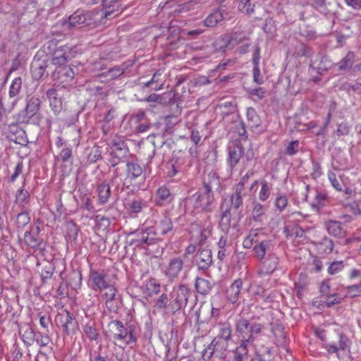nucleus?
I'll list each match as a JSON object with an SVG mask.
<instances>
[{
    "label": "nucleus",
    "mask_w": 361,
    "mask_h": 361,
    "mask_svg": "<svg viewBox=\"0 0 361 361\" xmlns=\"http://www.w3.org/2000/svg\"><path fill=\"white\" fill-rule=\"evenodd\" d=\"M76 55L77 51L75 47L69 45H61L54 50L51 63L54 66L61 67L65 65L68 60L75 57Z\"/></svg>",
    "instance_id": "4"
},
{
    "label": "nucleus",
    "mask_w": 361,
    "mask_h": 361,
    "mask_svg": "<svg viewBox=\"0 0 361 361\" xmlns=\"http://www.w3.org/2000/svg\"><path fill=\"white\" fill-rule=\"evenodd\" d=\"M89 286L94 290L102 291L111 283L104 271L91 270L89 275Z\"/></svg>",
    "instance_id": "5"
},
{
    "label": "nucleus",
    "mask_w": 361,
    "mask_h": 361,
    "mask_svg": "<svg viewBox=\"0 0 361 361\" xmlns=\"http://www.w3.org/2000/svg\"><path fill=\"white\" fill-rule=\"evenodd\" d=\"M243 286L241 279H236L226 290V297L232 302H237Z\"/></svg>",
    "instance_id": "16"
},
{
    "label": "nucleus",
    "mask_w": 361,
    "mask_h": 361,
    "mask_svg": "<svg viewBox=\"0 0 361 361\" xmlns=\"http://www.w3.org/2000/svg\"><path fill=\"white\" fill-rule=\"evenodd\" d=\"M37 343L41 347H45L50 343L51 339L47 335H42L39 334L38 338H35Z\"/></svg>",
    "instance_id": "60"
},
{
    "label": "nucleus",
    "mask_w": 361,
    "mask_h": 361,
    "mask_svg": "<svg viewBox=\"0 0 361 361\" xmlns=\"http://www.w3.org/2000/svg\"><path fill=\"white\" fill-rule=\"evenodd\" d=\"M183 267V262L180 257H173L170 259L167 265L163 267L164 274L171 280L177 278L181 272Z\"/></svg>",
    "instance_id": "9"
},
{
    "label": "nucleus",
    "mask_w": 361,
    "mask_h": 361,
    "mask_svg": "<svg viewBox=\"0 0 361 361\" xmlns=\"http://www.w3.org/2000/svg\"><path fill=\"white\" fill-rule=\"evenodd\" d=\"M103 290L104 293L102 294V297L105 301L106 307L111 312H115L118 308V305L116 301V289L111 284Z\"/></svg>",
    "instance_id": "12"
},
{
    "label": "nucleus",
    "mask_w": 361,
    "mask_h": 361,
    "mask_svg": "<svg viewBox=\"0 0 361 361\" xmlns=\"http://www.w3.org/2000/svg\"><path fill=\"white\" fill-rule=\"evenodd\" d=\"M84 332L85 335L90 340H97L98 338V334L97 330L92 326L87 324L84 328Z\"/></svg>",
    "instance_id": "55"
},
{
    "label": "nucleus",
    "mask_w": 361,
    "mask_h": 361,
    "mask_svg": "<svg viewBox=\"0 0 361 361\" xmlns=\"http://www.w3.org/2000/svg\"><path fill=\"white\" fill-rule=\"evenodd\" d=\"M103 18V14L96 11H76L68 18L69 27H94Z\"/></svg>",
    "instance_id": "2"
},
{
    "label": "nucleus",
    "mask_w": 361,
    "mask_h": 361,
    "mask_svg": "<svg viewBox=\"0 0 361 361\" xmlns=\"http://www.w3.org/2000/svg\"><path fill=\"white\" fill-rule=\"evenodd\" d=\"M247 355V349L245 344H240L235 350L233 361H244Z\"/></svg>",
    "instance_id": "40"
},
{
    "label": "nucleus",
    "mask_w": 361,
    "mask_h": 361,
    "mask_svg": "<svg viewBox=\"0 0 361 361\" xmlns=\"http://www.w3.org/2000/svg\"><path fill=\"white\" fill-rule=\"evenodd\" d=\"M342 300V297L339 296L337 294H332L326 298V303L327 306L330 307L334 305L341 303Z\"/></svg>",
    "instance_id": "57"
},
{
    "label": "nucleus",
    "mask_w": 361,
    "mask_h": 361,
    "mask_svg": "<svg viewBox=\"0 0 361 361\" xmlns=\"http://www.w3.org/2000/svg\"><path fill=\"white\" fill-rule=\"evenodd\" d=\"M158 232L154 228L150 227L142 233L141 240L147 244H152L158 238Z\"/></svg>",
    "instance_id": "31"
},
{
    "label": "nucleus",
    "mask_w": 361,
    "mask_h": 361,
    "mask_svg": "<svg viewBox=\"0 0 361 361\" xmlns=\"http://www.w3.org/2000/svg\"><path fill=\"white\" fill-rule=\"evenodd\" d=\"M212 225L210 224H208L206 225L205 228L201 231L200 235V240L199 243L200 244H204L207 239L210 236L212 233Z\"/></svg>",
    "instance_id": "53"
},
{
    "label": "nucleus",
    "mask_w": 361,
    "mask_h": 361,
    "mask_svg": "<svg viewBox=\"0 0 361 361\" xmlns=\"http://www.w3.org/2000/svg\"><path fill=\"white\" fill-rule=\"evenodd\" d=\"M231 338V329L229 324H224L220 326L218 335L213 339L217 343L220 353L225 352L228 348V342Z\"/></svg>",
    "instance_id": "8"
},
{
    "label": "nucleus",
    "mask_w": 361,
    "mask_h": 361,
    "mask_svg": "<svg viewBox=\"0 0 361 361\" xmlns=\"http://www.w3.org/2000/svg\"><path fill=\"white\" fill-rule=\"evenodd\" d=\"M61 73L62 76L64 77L65 82H69L72 80L75 77V73L73 70L70 66H63L60 71Z\"/></svg>",
    "instance_id": "50"
},
{
    "label": "nucleus",
    "mask_w": 361,
    "mask_h": 361,
    "mask_svg": "<svg viewBox=\"0 0 361 361\" xmlns=\"http://www.w3.org/2000/svg\"><path fill=\"white\" fill-rule=\"evenodd\" d=\"M20 334L21 339L27 346L32 345L35 341V333L34 330L29 326L23 327Z\"/></svg>",
    "instance_id": "22"
},
{
    "label": "nucleus",
    "mask_w": 361,
    "mask_h": 361,
    "mask_svg": "<svg viewBox=\"0 0 361 361\" xmlns=\"http://www.w3.org/2000/svg\"><path fill=\"white\" fill-rule=\"evenodd\" d=\"M270 243L268 240H261L258 244H256L253 247V251L256 257L259 259H262L267 252L269 250Z\"/></svg>",
    "instance_id": "23"
},
{
    "label": "nucleus",
    "mask_w": 361,
    "mask_h": 361,
    "mask_svg": "<svg viewBox=\"0 0 361 361\" xmlns=\"http://www.w3.org/2000/svg\"><path fill=\"white\" fill-rule=\"evenodd\" d=\"M343 263L342 261L334 262L328 268V273L334 275L340 272L343 269Z\"/></svg>",
    "instance_id": "52"
},
{
    "label": "nucleus",
    "mask_w": 361,
    "mask_h": 361,
    "mask_svg": "<svg viewBox=\"0 0 361 361\" xmlns=\"http://www.w3.org/2000/svg\"><path fill=\"white\" fill-rule=\"evenodd\" d=\"M224 13L221 11L217 10L209 14L204 20V25L207 27H214L224 20Z\"/></svg>",
    "instance_id": "25"
},
{
    "label": "nucleus",
    "mask_w": 361,
    "mask_h": 361,
    "mask_svg": "<svg viewBox=\"0 0 361 361\" xmlns=\"http://www.w3.org/2000/svg\"><path fill=\"white\" fill-rule=\"evenodd\" d=\"M32 77L35 79L41 78L45 72V67L41 64L33 63L31 67Z\"/></svg>",
    "instance_id": "45"
},
{
    "label": "nucleus",
    "mask_w": 361,
    "mask_h": 361,
    "mask_svg": "<svg viewBox=\"0 0 361 361\" xmlns=\"http://www.w3.org/2000/svg\"><path fill=\"white\" fill-rule=\"evenodd\" d=\"M262 240V233L259 230H251L249 234L244 239L243 245L246 249L251 248L253 245L258 244Z\"/></svg>",
    "instance_id": "17"
},
{
    "label": "nucleus",
    "mask_w": 361,
    "mask_h": 361,
    "mask_svg": "<svg viewBox=\"0 0 361 361\" xmlns=\"http://www.w3.org/2000/svg\"><path fill=\"white\" fill-rule=\"evenodd\" d=\"M40 101L38 98L32 97L26 106L27 113H37L39 110Z\"/></svg>",
    "instance_id": "44"
},
{
    "label": "nucleus",
    "mask_w": 361,
    "mask_h": 361,
    "mask_svg": "<svg viewBox=\"0 0 361 361\" xmlns=\"http://www.w3.org/2000/svg\"><path fill=\"white\" fill-rule=\"evenodd\" d=\"M97 192H98L99 203L102 204H104L108 202L109 198L110 197V194H111L110 186L108 184L103 183L98 186Z\"/></svg>",
    "instance_id": "28"
},
{
    "label": "nucleus",
    "mask_w": 361,
    "mask_h": 361,
    "mask_svg": "<svg viewBox=\"0 0 361 361\" xmlns=\"http://www.w3.org/2000/svg\"><path fill=\"white\" fill-rule=\"evenodd\" d=\"M72 157V149L70 147H66L63 149L59 155V159L62 161L66 162L68 161Z\"/></svg>",
    "instance_id": "56"
},
{
    "label": "nucleus",
    "mask_w": 361,
    "mask_h": 361,
    "mask_svg": "<svg viewBox=\"0 0 361 361\" xmlns=\"http://www.w3.org/2000/svg\"><path fill=\"white\" fill-rule=\"evenodd\" d=\"M173 200V196L169 190L165 186L160 187L157 192V204L164 205L169 203Z\"/></svg>",
    "instance_id": "20"
},
{
    "label": "nucleus",
    "mask_w": 361,
    "mask_h": 361,
    "mask_svg": "<svg viewBox=\"0 0 361 361\" xmlns=\"http://www.w3.org/2000/svg\"><path fill=\"white\" fill-rule=\"evenodd\" d=\"M311 193L314 195V199L310 200V204L312 208L319 210L324 204L326 195L319 192L318 190H313Z\"/></svg>",
    "instance_id": "30"
},
{
    "label": "nucleus",
    "mask_w": 361,
    "mask_h": 361,
    "mask_svg": "<svg viewBox=\"0 0 361 361\" xmlns=\"http://www.w3.org/2000/svg\"><path fill=\"white\" fill-rule=\"evenodd\" d=\"M247 39V37H241L240 34H235L231 39H228L227 37H220L215 41L214 46L216 49L224 51L231 43H240Z\"/></svg>",
    "instance_id": "14"
},
{
    "label": "nucleus",
    "mask_w": 361,
    "mask_h": 361,
    "mask_svg": "<svg viewBox=\"0 0 361 361\" xmlns=\"http://www.w3.org/2000/svg\"><path fill=\"white\" fill-rule=\"evenodd\" d=\"M346 293L352 298L361 296V284L348 286L346 288Z\"/></svg>",
    "instance_id": "51"
},
{
    "label": "nucleus",
    "mask_w": 361,
    "mask_h": 361,
    "mask_svg": "<svg viewBox=\"0 0 361 361\" xmlns=\"http://www.w3.org/2000/svg\"><path fill=\"white\" fill-rule=\"evenodd\" d=\"M101 157V152L97 147L92 148L90 153L88 155V160L91 162L97 161Z\"/></svg>",
    "instance_id": "62"
},
{
    "label": "nucleus",
    "mask_w": 361,
    "mask_h": 361,
    "mask_svg": "<svg viewBox=\"0 0 361 361\" xmlns=\"http://www.w3.org/2000/svg\"><path fill=\"white\" fill-rule=\"evenodd\" d=\"M22 87V79L20 77L16 78L13 80L10 87H9V96L10 97H16L21 89Z\"/></svg>",
    "instance_id": "34"
},
{
    "label": "nucleus",
    "mask_w": 361,
    "mask_h": 361,
    "mask_svg": "<svg viewBox=\"0 0 361 361\" xmlns=\"http://www.w3.org/2000/svg\"><path fill=\"white\" fill-rule=\"evenodd\" d=\"M279 262V259L277 257L274 255H271L269 257V260L266 261L265 263H267V269L269 271H272L276 267V265Z\"/></svg>",
    "instance_id": "61"
},
{
    "label": "nucleus",
    "mask_w": 361,
    "mask_h": 361,
    "mask_svg": "<svg viewBox=\"0 0 361 361\" xmlns=\"http://www.w3.org/2000/svg\"><path fill=\"white\" fill-rule=\"evenodd\" d=\"M238 9L242 13L250 14L254 12V6L251 0H239Z\"/></svg>",
    "instance_id": "43"
},
{
    "label": "nucleus",
    "mask_w": 361,
    "mask_h": 361,
    "mask_svg": "<svg viewBox=\"0 0 361 361\" xmlns=\"http://www.w3.org/2000/svg\"><path fill=\"white\" fill-rule=\"evenodd\" d=\"M24 240L27 245L32 247H35L40 244L39 239L34 233H32L30 231H26L25 233Z\"/></svg>",
    "instance_id": "39"
},
{
    "label": "nucleus",
    "mask_w": 361,
    "mask_h": 361,
    "mask_svg": "<svg viewBox=\"0 0 361 361\" xmlns=\"http://www.w3.org/2000/svg\"><path fill=\"white\" fill-rule=\"evenodd\" d=\"M172 228L173 226L171 220L167 217H165L161 221L157 228V232L158 233H160L161 235H165L168 232L171 231L172 230Z\"/></svg>",
    "instance_id": "36"
},
{
    "label": "nucleus",
    "mask_w": 361,
    "mask_h": 361,
    "mask_svg": "<svg viewBox=\"0 0 361 361\" xmlns=\"http://www.w3.org/2000/svg\"><path fill=\"white\" fill-rule=\"evenodd\" d=\"M189 289L184 285H180L173 288L171 293L172 306L173 309L185 307L188 302Z\"/></svg>",
    "instance_id": "7"
},
{
    "label": "nucleus",
    "mask_w": 361,
    "mask_h": 361,
    "mask_svg": "<svg viewBox=\"0 0 361 361\" xmlns=\"http://www.w3.org/2000/svg\"><path fill=\"white\" fill-rule=\"evenodd\" d=\"M355 58V54L352 51H349L345 57L342 59L340 62L338 63V68L339 70H345L349 66H350Z\"/></svg>",
    "instance_id": "42"
},
{
    "label": "nucleus",
    "mask_w": 361,
    "mask_h": 361,
    "mask_svg": "<svg viewBox=\"0 0 361 361\" xmlns=\"http://www.w3.org/2000/svg\"><path fill=\"white\" fill-rule=\"evenodd\" d=\"M176 92L173 90H170L164 92L162 94H152L146 99L149 102H157L160 104H174L176 100Z\"/></svg>",
    "instance_id": "11"
},
{
    "label": "nucleus",
    "mask_w": 361,
    "mask_h": 361,
    "mask_svg": "<svg viewBox=\"0 0 361 361\" xmlns=\"http://www.w3.org/2000/svg\"><path fill=\"white\" fill-rule=\"evenodd\" d=\"M102 5L104 11L100 12L103 14V18L111 19L121 13L118 0H102Z\"/></svg>",
    "instance_id": "10"
},
{
    "label": "nucleus",
    "mask_w": 361,
    "mask_h": 361,
    "mask_svg": "<svg viewBox=\"0 0 361 361\" xmlns=\"http://www.w3.org/2000/svg\"><path fill=\"white\" fill-rule=\"evenodd\" d=\"M325 254H329L334 249V243L331 239L325 238L320 244V248Z\"/></svg>",
    "instance_id": "48"
},
{
    "label": "nucleus",
    "mask_w": 361,
    "mask_h": 361,
    "mask_svg": "<svg viewBox=\"0 0 361 361\" xmlns=\"http://www.w3.org/2000/svg\"><path fill=\"white\" fill-rule=\"evenodd\" d=\"M30 217L29 213L23 211L19 213L16 218V224L18 228H23L26 225L30 223Z\"/></svg>",
    "instance_id": "37"
},
{
    "label": "nucleus",
    "mask_w": 361,
    "mask_h": 361,
    "mask_svg": "<svg viewBox=\"0 0 361 361\" xmlns=\"http://www.w3.org/2000/svg\"><path fill=\"white\" fill-rule=\"evenodd\" d=\"M231 223V213L230 211L226 209L222 214L220 224L223 229L228 230L230 227Z\"/></svg>",
    "instance_id": "54"
},
{
    "label": "nucleus",
    "mask_w": 361,
    "mask_h": 361,
    "mask_svg": "<svg viewBox=\"0 0 361 361\" xmlns=\"http://www.w3.org/2000/svg\"><path fill=\"white\" fill-rule=\"evenodd\" d=\"M243 154V149L240 145H236L233 147H230L228 149V163L231 166H235Z\"/></svg>",
    "instance_id": "21"
},
{
    "label": "nucleus",
    "mask_w": 361,
    "mask_h": 361,
    "mask_svg": "<svg viewBox=\"0 0 361 361\" xmlns=\"http://www.w3.org/2000/svg\"><path fill=\"white\" fill-rule=\"evenodd\" d=\"M215 351L219 352V350H218L217 343L212 341L203 350L202 357L204 360H209Z\"/></svg>",
    "instance_id": "38"
},
{
    "label": "nucleus",
    "mask_w": 361,
    "mask_h": 361,
    "mask_svg": "<svg viewBox=\"0 0 361 361\" xmlns=\"http://www.w3.org/2000/svg\"><path fill=\"white\" fill-rule=\"evenodd\" d=\"M106 336L114 343H118V345L125 348L128 345L133 348L137 343V337L131 326L127 329L123 324L118 320H113L108 324Z\"/></svg>",
    "instance_id": "1"
},
{
    "label": "nucleus",
    "mask_w": 361,
    "mask_h": 361,
    "mask_svg": "<svg viewBox=\"0 0 361 361\" xmlns=\"http://www.w3.org/2000/svg\"><path fill=\"white\" fill-rule=\"evenodd\" d=\"M328 178L334 189H336L338 191L343 190V182L340 176L337 177L334 172L329 171Z\"/></svg>",
    "instance_id": "33"
},
{
    "label": "nucleus",
    "mask_w": 361,
    "mask_h": 361,
    "mask_svg": "<svg viewBox=\"0 0 361 361\" xmlns=\"http://www.w3.org/2000/svg\"><path fill=\"white\" fill-rule=\"evenodd\" d=\"M30 202V193L27 190L20 188L17 190L16 194L15 202L20 207H26Z\"/></svg>",
    "instance_id": "29"
},
{
    "label": "nucleus",
    "mask_w": 361,
    "mask_h": 361,
    "mask_svg": "<svg viewBox=\"0 0 361 361\" xmlns=\"http://www.w3.org/2000/svg\"><path fill=\"white\" fill-rule=\"evenodd\" d=\"M56 91L54 89H50L47 91V95L50 99V106L54 113L60 112L61 110V101L56 97Z\"/></svg>",
    "instance_id": "27"
},
{
    "label": "nucleus",
    "mask_w": 361,
    "mask_h": 361,
    "mask_svg": "<svg viewBox=\"0 0 361 361\" xmlns=\"http://www.w3.org/2000/svg\"><path fill=\"white\" fill-rule=\"evenodd\" d=\"M167 302H168V298H167L166 295L162 294L159 298L157 301L156 302L155 307H157L158 309H163V308L166 307Z\"/></svg>",
    "instance_id": "64"
},
{
    "label": "nucleus",
    "mask_w": 361,
    "mask_h": 361,
    "mask_svg": "<svg viewBox=\"0 0 361 361\" xmlns=\"http://www.w3.org/2000/svg\"><path fill=\"white\" fill-rule=\"evenodd\" d=\"M299 149V142L293 141L289 143L286 148V153L288 155H293L297 153Z\"/></svg>",
    "instance_id": "59"
},
{
    "label": "nucleus",
    "mask_w": 361,
    "mask_h": 361,
    "mask_svg": "<svg viewBox=\"0 0 361 361\" xmlns=\"http://www.w3.org/2000/svg\"><path fill=\"white\" fill-rule=\"evenodd\" d=\"M145 286L149 295L157 293L159 292L160 286L159 283H157L155 279H149L146 283Z\"/></svg>",
    "instance_id": "46"
},
{
    "label": "nucleus",
    "mask_w": 361,
    "mask_h": 361,
    "mask_svg": "<svg viewBox=\"0 0 361 361\" xmlns=\"http://www.w3.org/2000/svg\"><path fill=\"white\" fill-rule=\"evenodd\" d=\"M244 183L240 181L236 187L234 195L231 196V204L235 209H238L243 204V196L245 195Z\"/></svg>",
    "instance_id": "19"
},
{
    "label": "nucleus",
    "mask_w": 361,
    "mask_h": 361,
    "mask_svg": "<svg viewBox=\"0 0 361 361\" xmlns=\"http://www.w3.org/2000/svg\"><path fill=\"white\" fill-rule=\"evenodd\" d=\"M253 74V80L257 84H262L264 82V80L261 76L259 66H254L252 70Z\"/></svg>",
    "instance_id": "58"
},
{
    "label": "nucleus",
    "mask_w": 361,
    "mask_h": 361,
    "mask_svg": "<svg viewBox=\"0 0 361 361\" xmlns=\"http://www.w3.org/2000/svg\"><path fill=\"white\" fill-rule=\"evenodd\" d=\"M213 284L207 279L202 278H197L195 283V288L197 291L202 294L206 295L212 290Z\"/></svg>",
    "instance_id": "26"
},
{
    "label": "nucleus",
    "mask_w": 361,
    "mask_h": 361,
    "mask_svg": "<svg viewBox=\"0 0 361 361\" xmlns=\"http://www.w3.org/2000/svg\"><path fill=\"white\" fill-rule=\"evenodd\" d=\"M192 200L194 202L195 207L208 211L210 210V207L214 202V197L213 192L204 189V191L202 192L194 194L192 197Z\"/></svg>",
    "instance_id": "6"
},
{
    "label": "nucleus",
    "mask_w": 361,
    "mask_h": 361,
    "mask_svg": "<svg viewBox=\"0 0 361 361\" xmlns=\"http://www.w3.org/2000/svg\"><path fill=\"white\" fill-rule=\"evenodd\" d=\"M265 212L266 208L264 206L257 202H253L252 216L255 221H261Z\"/></svg>",
    "instance_id": "32"
},
{
    "label": "nucleus",
    "mask_w": 361,
    "mask_h": 361,
    "mask_svg": "<svg viewBox=\"0 0 361 361\" xmlns=\"http://www.w3.org/2000/svg\"><path fill=\"white\" fill-rule=\"evenodd\" d=\"M196 261L200 269H207L212 263V251L209 249L198 250L196 255Z\"/></svg>",
    "instance_id": "13"
},
{
    "label": "nucleus",
    "mask_w": 361,
    "mask_h": 361,
    "mask_svg": "<svg viewBox=\"0 0 361 361\" xmlns=\"http://www.w3.org/2000/svg\"><path fill=\"white\" fill-rule=\"evenodd\" d=\"M274 204L276 207L281 212L286 209L288 204V198L285 195H278Z\"/></svg>",
    "instance_id": "49"
},
{
    "label": "nucleus",
    "mask_w": 361,
    "mask_h": 361,
    "mask_svg": "<svg viewBox=\"0 0 361 361\" xmlns=\"http://www.w3.org/2000/svg\"><path fill=\"white\" fill-rule=\"evenodd\" d=\"M263 328V326L255 322H250L245 319H240L236 324V332L238 336L241 338V344L253 342Z\"/></svg>",
    "instance_id": "3"
},
{
    "label": "nucleus",
    "mask_w": 361,
    "mask_h": 361,
    "mask_svg": "<svg viewBox=\"0 0 361 361\" xmlns=\"http://www.w3.org/2000/svg\"><path fill=\"white\" fill-rule=\"evenodd\" d=\"M127 171H128V176L135 178L139 177L142 173V167L134 163H128L127 164Z\"/></svg>",
    "instance_id": "35"
},
{
    "label": "nucleus",
    "mask_w": 361,
    "mask_h": 361,
    "mask_svg": "<svg viewBox=\"0 0 361 361\" xmlns=\"http://www.w3.org/2000/svg\"><path fill=\"white\" fill-rule=\"evenodd\" d=\"M326 227L328 233L335 237H342L344 235V231L339 222L336 221H329L326 223Z\"/></svg>",
    "instance_id": "24"
},
{
    "label": "nucleus",
    "mask_w": 361,
    "mask_h": 361,
    "mask_svg": "<svg viewBox=\"0 0 361 361\" xmlns=\"http://www.w3.org/2000/svg\"><path fill=\"white\" fill-rule=\"evenodd\" d=\"M261 189L259 193V198L262 201H266L270 196L271 187L265 180L260 182Z\"/></svg>",
    "instance_id": "41"
},
{
    "label": "nucleus",
    "mask_w": 361,
    "mask_h": 361,
    "mask_svg": "<svg viewBox=\"0 0 361 361\" xmlns=\"http://www.w3.org/2000/svg\"><path fill=\"white\" fill-rule=\"evenodd\" d=\"M204 189L207 191L214 192V190H218L220 187V181L219 176L215 172H210L207 175V179L204 182Z\"/></svg>",
    "instance_id": "18"
},
{
    "label": "nucleus",
    "mask_w": 361,
    "mask_h": 361,
    "mask_svg": "<svg viewBox=\"0 0 361 361\" xmlns=\"http://www.w3.org/2000/svg\"><path fill=\"white\" fill-rule=\"evenodd\" d=\"M247 118V122L245 123L244 120H242V128L239 130V135L240 139L245 140L247 138L246 131H245V126L249 128H255L257 127L260 125V118L258 114H245Z\"/></svg>",
    "instance_id": "15"
},
{
    "label": "nucleus",
    "mask_w": 361,
    "mask_h": 361,
    "mask_svg": "<svg viewBox=\"0 0 361 361\" xmlns=\"http://www.w3.org/2000/svg\"><path fill=\"white\" fill-rule=\"evenodd\" d=\"M349 345H350L349 339L346 336L341 334L339 336V343H338L339 349L344 350L348 348Z\"/></svg>",
    "instance_id": "63"
},
{
    "label": "nucleus",
    "mask_w": 361,
    "mask_h": 361,
    "mask_svg": "<svg viewBox=\"0 0 361 361\" xmlns=\"http://www.w3.org/2000/svg\"><path fill=\"white\" fill-rule=\"evenodd\" d=\"M124 73V69L118 66L110 68L104 75L109 78L110 80L115 79Z\"/></svg>",
    "instance_id": "47"
}]
</instances>
